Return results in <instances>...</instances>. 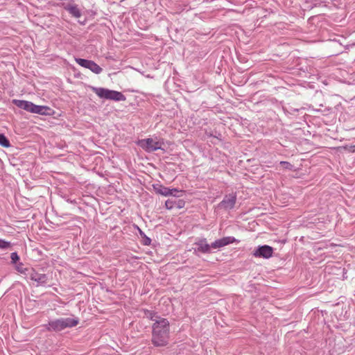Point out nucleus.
<instances>
[{
	"mask_svg": "<svg viewBox=\"0 0 355 355\" xmlns=\"http://www.w3.org/2000/svg\"><path fill=\"white\" fill-rule=\"evenodd\" d=\"M170 325L167 319L159 318L152 325V343L155 347L166 346L169 340Z\"/></svg>",
	"mask_w": 355,
	"mask_h": 355,
	"instance_id": "nucleus-1",
	"label": "nucleus"
},
{
	"mask_svg": "<svg viewBox=\"0 0 355 355\" xmlns=\"http://www.w3.org/2000/svg\"><path fill=\"white\" fill-rule=\"evenodd\" d=\"M79 322L78 318H60L51 320L44 327L47 331H60L66 328L76 327Z\"/></svg>",
	"mask_w": 355,
	"mask_h": 355,
	"instance_id": "nucleus-2",
	"label": "nucleus"
},
{
	"mask_svg": "<svg viewBox=\"0 0 355 355\" xmlns=\"http://www.w3.org/2000/svg\"><path fill=\"white\" fill-rule=\"evenodd\" d=\"M92 90L101 98L122 101L125 99V96L117 91L110 90L103 87H92Z\"/></svg>",
	"mask_w": 355,
	"mask_h": 355,
	"instance_id": "nucleus-3",
	"label": "nucleus"
},
{
	"mask_svg": "<svg viewBox=\"0 0 355 355\" xmlns=\"http://www.w3.org/2000/svg\"><path fill=\"white\" fill-rule=\"evenodd\" d=\"M138 145L148 153H152L162 149L164 141L162 139L152 137L139 140Z\"/></svg>",
	"mask_w": 355,
	"mask_h": 355,
	"instance_id": "nucleus-4",
	"label": "nucleus"
},
{
	"mask_svg": "<svg viewBox=\"0 0 355 355\" xmlns=\"http://www.w3.org/2000/svg\"><path fill=\"white\" fill-rule=\"evenodd\" d=\"M76 62L81 67H85L86 69H89L93 73L96 74H99L102 72V68L98 66L96 62L92 60L83 59V58H76Z\"/></svg>",
	"mask_w": 355,
	"mask_h": 355,
	"instance_id": "nucleus-5",
	"label": "nucleus"
},
{
	"mask_svg": "<svg viewBox=\"0 0 355 355\" xmlns=\"http://www.w3.org/2000/svg\"><path fill=\"white\" fill-rule=\"evenodd\" d=\"M27 276L32 280L37 282V286H43L47 283L48 277L46 274L39 273L35 269L31 268Z\"/></svg>",
	"mask_w": 355,
	"mask_h": 355,
	"instance_id": "nucleus-6",
	"label": "nucleus"
},
{
	"mask_svg": "<svg viewBox=\"0 0 355 355\" xmlns=\"http://www.w3.org/2000/svg\"><path fill=\"white\" fill-rule=\"evenodd\" d=\"M236 201V193H230L224 197L223 200L218 204V207L225 209H232L234 208Z\"/></svg>",
	"mask_w": 355,
	"mask_h": 355,
	"instance_id": "nucleus-7",
	"label": "nucleus"
},
{
	"mask_svg": "<svg viewBox=\"0 0 355 355\" xmlns=\"http://www.w3.org/2000/svg\"><path fill=\"white\" fill-rule=\"evenodd\" d=\"M196 248H194L195 252H199L201 253H211L212 246L211 244H208L206 239H199L195 243Z\"/></svg>",
	"mask_w": 355,
	"mask_h": 355,
	"instance_id": "nucleus-8",
	"label": "nucleus"
},
{
	"mask_svg": "<svg viewBox=\"0 0 355 355\" xmlns=\"http://www.w3.org/2000/svg\"><path fill=\"white\" fill-rule=\"evenodd\" d=\"M236 241V239L233 236H225L216 240L214 242L211 243V246H212V249H219Z\"/></svg>",
	"mask_w": 355,
	"mask_h": 355,
	"instance_id": "nucleus-9",
	"label": "nucleus"
},
{
	"mask_svg": "<svg viewBox=\"0 0 355 355\" xmlns=\"http://www.w3.org/2000/svg\"><path fill=\"white\" fill-rule=\"evenodd\" d=\"M12 103L18 107L19 108H21L22 110H24L27 112H32V107H33V103L27 101H23V100H17L14 99L12 100Z\"/></svg>",
	"mask_w": 355,
	"mask_h": 355,
	"instance_id": "nucleus-10",
	"label": "nucleus"
},
{
	"mask_svg": "<svg viewBox=\"0 0 355 355\" xmlns=\"http://www.w3.org/2000/svg\"><path fill=\"white\" fill-rule=\"evenodd\" d=\"M64 8L73 17L79 18L82 15L81 11L80 10L78 5L68 3L64 5Z\"/></svg>",
	"mask_w": 355,
	"mask_h": 355,
	"instance_id": "nucleus-11",
	"label": "nucleus"
},
{
	"mask_svg": "<svg viewBox=\"0 0 355 355\" xmlns=\"http://www.w3.org/2000/svg\"><path fill=\"white\" fill-rule=\"evenodd\" d=\"M156 192L164 196H176V193L178 192L177 189H170L167 187L159 185L158 188L155 187Z\"/></svg>",
	"mask_w": 355,
	"mask_h": 355,
	"instance_id": "nucleus-12",
	"label": "nucleus"
},
{
	"mask_svg": "<svg viewBox=\"0 0 355 355\" xmlns=\"http://www.w3.org/2000/svg\"><path fill=\"white\" fill-rule=\"evenodd\" d=\"M49 110H51V109L47 106L37 105L33 104L31 113L46 115V114H49L48 111H49Z\"/></svg>",
	"mask_w": 355,
	"mask_h": 355,
	"instance_id": "nucleus-13",
	"label": "nucleus"
},
{
	"mask_svg": "<svg viewBox=\"0 0 355 355\" xmlns=\"http://www.w3.org/2000/svg\"><path fill=\"white\" fill-rule=\"evenodd\" d=\"M254 255L258 257L266 258V245H261L254 251Z\"/></svg>",
	"mask_w": 355,
	"mask_h": 355,
	"instance_id": "nucleus-14",
	"label": "nucleus"
},
{
	"mask_svg": "<svg viewBox=\"0 0 355 355\" xmlns=\"http://www.w3.org/2000/svg\"><path fill=\"white\" fill-rule=\"evenodd\" d=\"M15 269L21 274H24L26 275H27V273H28V271L30 270L28 268H24V264L21 262L16 264Z\"/></svg>",
	"mask_w": 355,
	"mask_h": 355,
	"instance_id": "nucleus-15",
	"label": "nucleus"
},
{
	"mask_svg": "<svg viewBox=\"0 0 355 355\" xmlns=\"http://www.w3.org/2000/svg\"><path fill=\"white\" fill-rule=\"evenodd\" d=\"M145 315L146 316V318L154 321V322H155L156 320H158L159 318H161L160 316L157 315L156 313L151 311H147L146 312H145Z\"/></svg>",
	"mask_w": 355,
	"mask_h": 355,
	"instance_id": "nucleus-16",
	"label": "nucleus"
},
{
	"mask_svg": "<svg viewBox=\"0 0 355 355\" xmlns=\"http://www.w3.org/2000/svg\"><path fill=\"white\" fill-rule=\"evenodd\" d=\"M0 145L3 147H10V144L8 138L3 134H0Z\"/></svg>",
	"mask_w": 355,
	"mask_h": 355,
	"instance_id": "nucleus-17",
	"label": "nucleus"
},
{
	"mask_svg": "<svg viewBox=\"0 0 355 355\" xmlns=\"http://www.w3.org/2000/svg\"><path fill=\"white\" fill-rule=\"evenodd\" d=\"M176 199H168L165 202V206L168 209H172L176 206Z\"/></svg>",
	"mask_w": 355,
	"mask_h": 355,
	"instance_id": "nucleus-18",
	"label": "nucleus"
},
{
	"mask_svg": "<svg viewBox=\"0 0 355 355\" xmlns=\"http://www.w3.org/2000/svg\"><path fill=\"white\" fill-rule=\"evenodd\" d=\"M11 247L10 242L6 241L3 239H0V249L1 250H6Z\"/></svg>",
	"mask_w": 355,
	"mask_h": 355,
	"instance_id": "nucleus-19",
	"label": "nucleus"
},
{
	"mask_svg": "<svg viewBox=\"0 0 355 355\" xmlns=\"http://www.w3.org/2000/svg\"><path fill=\"white\" fill-rule=\"evenodd\" d=\"M11 262L14 264L18 263L17 261L19 260V257L16 252H12L10 254Z\"/></svg>",
	"mask_w": 355,
	"mask_h": 355,
	"instance_id": "nucleus-20",
	"label": "nucleus"
},
{
	"mask_svg": "<svg viewBox=\"0 0 355 355\" xmlns=\"http://www.w3.org/2000/svg\"><path fill=\"white\" fill-rule=\"evenodd\" d=\"M279 165L282 168L289 169V170H292V168H293V165L288 162H280Z\"/></svg>",
	"mask_w": 355,
	"mask_h": 355,
	"instance_id": "nucleus-21",
	"label": "nucleus"
},
{
	"mask_svg": "<svg viewBox=\"0 0 355 355\" xmlns=\"http://www.w3.org/2000/svg\"><path fill=\"white\" fill-rule=\"evenodd\" d=\"M143 238H144V241H143L144 245H149L151 243V239L149 237L146 236V235H144V237H143Z\"/></svg>",
	"mask_w": 355,
	"mask_h": 355,
	"instance_id": "nucleus-22",
	"label": "nucleus"
},
{
	"mask_svg": "<svg viewBox=\"0 0 355 355\" xmlns=\"http://www.w3.org/2000/svg\"><path fill=\"white\" fill-rule=\"evenodd\" d=\"M273 248L268 245V259L272 256Z\"/></svg>",
	"mask_w": 355,
	"mask_h": 355,
	"instance_id": "nucleus-23",
	"label": "nucleus"
},
{
	"mask_svg": "<svg viewBox=\"0 0 355 355\" xmlns=\"http://www.w3.org/2000/svg\"><path fill=\"white\" fill-rule=\"evenodd\" d=\"M184 204V202L182 200H178L177 201V204H176V206L178 207V208H181L182 207V205Z\"/></svg>",
	"mask_w": 355,
	"mask_h": 355,
	"instance_id": "nucleus-24",
	"label": "nucleus"
},
{
	"mask_svg": "<svg viewBox=\"0 0 355 355\" xmlns=\"http://www.w3.org/2000/svg\"><path fill=\"white\" fill-rule=\"evenodd\" d=\"M139 233L142 237H144V235H146L141 230H139Z\"/></svg>",
	"mask_w": 355,
	"mask_h": 355,
	"instance_id": "nucleus-25",
	"label": "nucleus"
}]
</instances>
